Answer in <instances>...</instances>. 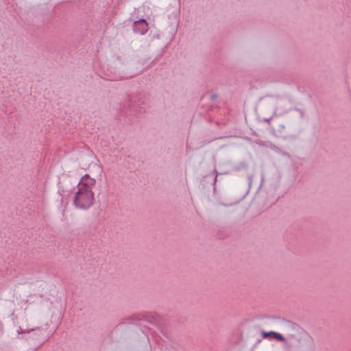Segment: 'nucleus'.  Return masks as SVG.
Instances as JSON below:
<instances>
[{"instance_id":"f257e3e1","label":"nucleus","mask_w":351,"mask_h":351,"mask_svg":"<svg viewBox=\"0 0 351 351\" xmlns=\"http://www.w3.org/2000/svg\"><path fill=\"white\" fill-rule=\"evenodd\" d=\"M95 182V180L90 178L88 175L82 177L73 198V204L76 208L88 209L93 204L95 198L92 186Z\"/></svg>"},{"instance_id":"f03ea898","label":"nucleus","mask_w":351,"mask_h":351,"mask_svg":"<svg viewBox=\"0 0 351 351\" xmlns=\"http://www.w3.org/2000/svg\"><path fill=\"white\" fill-rule=\"evenodd\" d=\"M291 341L295 339V343L300 346H311L313 345V338L308 333H303L299 337L291 335L288 337Z\"/></svg>"},{"instance_id":"7ed1b4c3","label":"nucleus","mask_w":351,"mask_h":351,"mask_svg":"<svg viewBox=\"0 0 351 351\" xmlns=\"http://www.w3.org/2000/svg\"><path fill=\"white\" fill-rule=\"evenodd\" d=\"M132 28L133 31L136 34L144 35L149 29V25L145 19H142L134 21L133 23Z\"/></svg>"},{"instance_id":"20e7f679","label":"nucleus","mask_w":351,"mask_h":351,"mask_svg":"<svg viewBox=\"0 0 351 351\" xmlns=\"http://www.w3.org/2000/svg\"><path fill=\"white\" fill-rule=\"evenodd\" d=\"M262 337L263 338H274L281 342H283L285 340V338L281 334L274 331L263 332Z\"/></svg>"},{"instance_id":"39448f33","label":"nucleus","mask_w":351,"mask_h":351,"mask_svg":"<svg viewBox=\"0 0 351 351\" xmlns=\"http://www.w3.org/2000/svg\"><path fill=\"white\" fill-rule=\"evenodd\" d=\"M141 319H145L148 321L149 322H154L156 320V315H152L151 313H146L143 315Z\"/></svg>"},{"instance_id":"423d86ee","label":"nucleus","mask_w":351,"mask_h":351,"mask_svg":"<svg viewBox=\"0 0 351 351\" xmlns=\"http://www.w3.org/2000/svg\"><path fill=\"white\" fill-rule=\"evenodd\" d=\"M36 332V331H38V332H40V328H36V329H31V330H23L22 328L19 327V328L17 330V332L19 334H23V333H29L30 332Z\"/></svg>"},{"instance_id":"0eeeda50","label":"nucleus","mask_w":351,"mask_h":351,"mask_svg":"<svg viewBox=\"0 0 351 351\" xmlns=\"http://www.w3.org/2000/svg\"><path fill=\"white\" fill-rule=\"evenodd\" d=\"M271 120V117H270L269 119H264V121L267 122L268 123H269Z\"/></svg>"},{"instance_id":"6e6552de","label":"nucleus","mask_w":351,"mask_h":351,"mask_svg":"<svg viewBox=\"0 0 351 351\" xmlns=\"http://www.w3.org/2000/svg\"><path fill=\"white\" fill-rule=\"evenodd\" d=\"M217 176H218V174L217 173L215 176V182H216V180H217Z\"/></svg>"},{"instance_id":"1a4fd4ad","label":"nucleus","mask_w":351,"mask_h":351,"mask_svg":"<svg viewBox=\"0 0 351 351\" xmlns=\"http://www.w3.org/2000/svg\"><path fill=\"white\" fill-rule=\"evenodd\" d=\"M217 96L216 95H212V98L214 99Z\"/></svg>"}]
</instances>
